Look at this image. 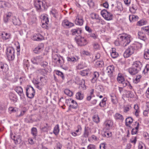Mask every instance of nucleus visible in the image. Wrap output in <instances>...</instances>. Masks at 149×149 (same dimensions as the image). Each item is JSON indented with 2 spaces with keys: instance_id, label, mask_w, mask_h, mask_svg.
I'll return each mask as SVG.
<instances>
[{
  "instance_id": "obj_29",
  "label": "nucleus",
  "mask_w": 149,
  "mask_h": 149,
  "mask_svg": "<svg viewBox=\"0 0 149 149\" xmlns=\"http://www.w3.org/2000/svg\"><path fill=\"white\" fill-rule=\"evenodd\" d=\"M135 123L136 125V126L135 127V128H133L132 129L131 132L132 134H136L138 131L139 126V123L138 122H136Z\"/></svg>"
},
{
  "instance_id": "obj_4",
  "label": "nucleus",
  "mask_w": 149,
  "mask_h": 149,
  "mask_svg": "<svg viewBox=\"0 0 149 149\" xmlns=\"http://www.w3.org/2000/svg\"><path fill=\"white\" fill-rule=\"evenodd\" d=\"M141 31L138 33V38L143 40H144L146 38L144 33L149 35V29H142Z\"/></svg>"
},
{
  "instance_id": "obj_34",
  "label": "nucleus",
  "mask_w": 149,
  "mask_h": 149,
  "mask_svg": "<svg viewBox=\"0 0 149 149\" xmlns=\"http://www.w3.org/2000/svg\"><path fill=\"white\" fill-rule=\"evenodd\" d=\"M64 62V61L62 57H61V58H59L56 61V63L58 66L60 67H62V65Z\"/></svg>"
},
{
  "instance_id": "obj_41",
  "label": "nucleus",
  "mask_w": 149,
  "mask_h": 149,
  "mask_svg": "<svg viewBox=\"0 0 149 149\" xmlns=\"http://www.w3.org/2000/svg\"><path fill=\"white\" fill-rule=\"evenodd\" d=\"M132 46H133L134 48L136 46L137 49H139L142 47V44L139 42H136Z\"/></svg>"
},
{
  "instance_id": "obj_47",
  "label": "nucleus",
  "mask_w": 149,
  "mask_h": 149,
  "mask_svg": "<svg viewBox=\"0 0 149 149\" xmlns=\"http://www.w3.org/2000/svg\"><path fill=\"white\" fill-rule=\"evenodd\" d=\"M134 108L136 111L135 112V115L136 116H138L139 115V107L138 105L137 104L135 105L134 107Z\"/></svg>"
},
{
  "instance_id": "obj_18",
  "label": "nucleus",
  "mask_w": 149,
  "mask_h": 149,
  "mask_svg": "<svg viewBox=\"0 0 149 149\" xmlns=\"http://www.w3.org/2000/svg\"><path fill=\"white\" fill-rule=\"evenodd\" d=\"M15 90L20 96H23L24 95L23 89L21 86L16 87L15 88Z\"/></svg>"
},
{
  "instance_id": "obj_53",
  "label": "nucleus",
  "mask_w": 149,
  "mask_h": 149,
  "mask_svg": "<svg viewBox=\"0 0 149 149\" xmlns=\"http://www.w3.org/2000/svg\"><path fill=\"white\" fill-rule=\"evenodd\" d=\"M88 74V70H86L81 71L80 74L82 76H85L87 75Z\"/></svg>"
},
{
  "instance_id": "obj_46",
  "label": "nucleus",
  "mask_w": 149,
  "mask_h": 149,
  "mask_svg": "<svg viewBox=\"0 0 149 149\" xmlns=\"http://www.w3.org/2000/svg\"><path fill=\"white\" fill-rule=\"evenodd\" d=\"M76 97L78 99L81 100L83 98V95L80 93H77L76 94Z\"/></svg>"
},
{
  "instance_id": "obj_42",
  "label": "nucleus",
  "mask_w": 149,
  "mask_h": 149,
  "mask_svg": "<svg viewBox=\"0 0 149 149\" xmlns=\"http://www.w3.org/2000/svg\"><path fill=\"white\" fill-rule=\"evenodd\" d=\"M78 59L77 57H67V60L68 61L75 62Z\"/></svg>"
},
{
  "instance_id": "obj_59",
  "label": "nucleus",
  "mask_w": 149,
  "mask_h": 149,
  "mask_svg": "<svg viewBox=\"0 0 149 149\" xmlns=\"http://www.w3.org/2000/svg\"><path fill=\"white\" fill-rule=\"evenodd\" d=\"M26 110H24L21 111L19 114H17V117H20L23 116L26 112Z\"/></svg>"
},
{
  "instance_id": "obj_10",
  "label": "nucleus",
  "mask_w": 149,
  "mask_h": 149,
  "mask_svg": "<svg viewBox=\"0 0 149 149\" xmlns=\"http://www.w3.org/2000/svg\"><path fill=\"white\" fill-rule=\"evenodd\" d=\"M81 29H73L71 31V32L72 35H75L77 37L80 36L81 33Z\"/></svg>"
},
{
  "instance_id": "obj_21",
  "label": "nucleus",
  "mask_w": 149,
  "mask_h": 149,
  "mask_svg": "<svg viewBox=\"0 0 149 149\" xmlns=\"http://www.w3.org/2000/svg\"><path fill=\"white\" fill-rule=\"evenodd\" d=\"M43 47V44L42 43L39 44L38 46L35 49L34 51L35 53H38L39 52L42 50Z\"/></svg>"
},
{
  "instance_id": "obj_57",
  "label": "nucleus",
  "mask_w": 149,
  "mask_h": 149,
  "mask_svg": "<svg viewBox=\"0 0 149 149\" xmlns=\"http://www.w3.org/2000/svg\"><path fill=\"white\" fill-rule=\"evenodd\" d=\"M88 4L90 7H93L94 5V3L92 0H88Z\"/></svg>"
},
{
  "instance_id": "obj_51",
  "label": "nucleus",
  "mask_w": 149,
  "mask_h": 149,
  "mask_svg": "<svg viewBox=\"0 0 149 149\" xmlns=\"http://www.w3.org/2000/svg\"><path fill=\"white\" fill-rule=\"evenodd\" d=\"M93 46L94 49L96 50L99 49L100 48V45L97 42H94L93 43Z\"/></svg>"
},
{
  "instance_id": "obj_36",
  "label": "nucleus",
  "mask_w": 149,
  "mask_h": 149,
  "mask_svg": "<svg viewBox=\"0 0 149 149\" xmlns=\"http://www.w3.org/2000/svg\"><path fill=\"white\" fill-rule=\"evenodd\" d=\"M1 36L3 39L4 40H6L9 38L10 36L9 34H8L5 32L2 33L1 34Z\"/></svg>"
},
{
  "instance_id": "obj_20",
  "label": "nucleus",
  "mask_w": 149,
  "mask_h": 149,
  "mask_svg": "<svg viewBox=\"0 0 149 149\" xmlns=\"http://www.w3.org/2000/svg\"><path fill=\"white\" fill-rule=\"evenodd\" d=\"M133 66L136 69L141 70L142 65V63L140 61H137L134 62Z\"/></svg>"
},
{
  "instance_id": "obj_15",
  "label": "nucleus",
  "mask_w": 149,
  "mask_h": 149,
  "mask_svg": "<svg viewBox=\"0 0 149 149\" xmlns=\"http://www.w3.org/2000/svg\"><path fill=\"white\" fill-rule=\"evenodd\" d=\"M11 138L14 140L16 144H19L22 142L21 136H20L18 135L17 136H13V137L11 136Z\"/></svg>"
},
{
  "instance_id": "obj_28",
  "label": "nucleus",
  "mask_w": 149,
  "mask_h": 149,
  "mask_svg": "<svg viewBox=\"0 0 149 149\" xmlns=\"http://www.w3.org/2000/svg\"><path fill=\"white\" fill-rule=\"evenodd\" d=\"M114 118L116 120H120L123 121L124 118L123 116L119 113H116L114 115Z\"/></svg>"
},
{
  "instance_id": "obj_54",
  "label": "nucleus",
  "mask_w": 149,
  "mask_h": 149,
  "mask_svg": "<svg viewBox=\"0 0 149 149\" xmlns=\"http://www.w3.org/2000/svg\"><path fill=\"white\" fill-rule=\"evenodd\" d=\"M104 63L103 61H97L96 62V65L97 67H102Z\"/></svg>"
},
{
  "instance_id": "obj_22",
  "label": "nucleus",
  "mask_w": 149,
  "mask_h": 149,
  "mask_svg": "<svg viewBox=\"0 0 149 149\" xmlns=\"http://www.w3.org/2000/svg\"><path fill=\"white\" fill-rule=\"evenodd\" d=\"M68 101H71V103L73 104L72 105H70L69 107L70 108H72L73 109H76L78 106L77 104V102L73 100H72L71 99H68Z\"/></svg>"
},
{
  "instance_id": "obj_48",
  "label": "nucleus",
  "mask_w": 149,
  "mask_h": 149,
  "mask_svg": "<svg viewBox=\"0 0 149 149\" xmlns=\"http://www.w3.org/2000/svg\"><path fill=\"white\" fill-rule=\"evenodd\" d=\"M111 100L114 104H115L117 103V100L116 97L115 95H111Z\"/></svg>"
},
{
  "instance_id": "obj_24",
  "label": "nucleus",
  "mask_w": 149,
  "mask_h": 149,
  "mask_svg": "<svg viewBox=\"0 0 149 149\" xmlns=\"http://www.w3.org/2000/svg\"><path fill=\"white\" fill-rule=\"evenodd\" d=\"M11 17V13L9 12L6 14L4 16L3 20L4 22L5 23L7 22L10 18Z\"/></svg>"
},
{
  "instance_id": "obj_62",
  "label": "nucleus",
  "mask_w": 149,
  "mask_h": 149,
  "mask_svg": "<svg viewBox=\"0 0 149 149\" xmlns=\"http://www.w3.org/2000/svg\"><path fill=\"white\" fill-rule=\"evenodd\" d=\"M138 147L139 149H146L145 145L143 143H140Z\"/></svg>"
},
{
  "instance_id": "obj_56",
  "label": "nucleus",
  "mask_w": 149,
  "mask_h": 149,
  "mask_svg": "<svg viewBox=\"0 0 149 149\" xmlns=\"http://www.w3.org/2000/svg\"><path fill=\"white\" fill-rule=\"evenodd\" d=\"M131 107L129 106H127L123 108V111L125 113H127L131 109Z\"/></svg>"
},
{
  "instance_id": "obj_50",
  "label": "nucleus",
  "mask_w": 149,
  "mask_h": 149,
  "mask_svg": "<svg viewBox=\"0 0 149 149\" xmlns=\"http://www.w3.org/2000/svg\"><path fill=\"white\" fill-rule=\"evenodd\" d=\"M51 13L53 15V16L55 18L57 17L58 12L55 9H53L51 11Z\"/></svg>"
},
{
  "instance_id": "obj_11",
  "label": "nucleus",
  "mask_w": 149,
  "mask_h": 149,
  "mask_svg": "<svg viewBox=\"0 0 149 149\" xmlns=\"http://www.w3.org/2000/svg\"><path fill=\"white\" fill-rule=\"evenodd\" d=\"M105 128L108 130L112 127L113 125L112 121L110 120H108L105 121L104 123Z\"/></svg>"
},
{
  "instance_id": "obj_33",
  "label": "nucleus",
  "mask_w": 149,
  "mask_h": 149,
  "mask_svg": "<svg viewBox=\"0 0 149 149\" xmlns=\"http://www.w3.org/2000/svg\"><path fill=\"white\" fill-rule=\"evenodd\" d=\"M117 79L118 82L120 83H123L124 82L125 79L123 77L121 74H119L117 77Z\"/></svg>"
},
{
  "instance_id": "obj_19",
  "label": "nucleus",
  "mask_w": 149,
  "mask_h": 149,
  "mask_svg": "<svg viewBox=\"0 0 149 149\" xmlns=\"http://www.w3.org/2000/svg\"><path fill=\"white\" fill-rule=\"evenodd\" d=\"M140 70L136 69L133 66L132 68H130L128 69L129 72L132 75H135Z\"/></svg>"
},
{
  "instance_id": "obj_52",
  "label": "nucleus",
  "mask_w": 149,
  "mask_h": 149,
  "mask_svg": "<svg viewBox=\"0 0 149 149\" xmlns=\"http://www.w3.org/2000/svg\"><path fill=\"white\" fill-rule=\"evenodd\" d=\"M111 57L113 58H115L117 57L118 55V53L116 52H111Z\"/></svg>"
},
{
  "instance_id": "obj_63",
  "label": "nucleus",
  "mask_w": 149,
  "mask_h": 149,
  "mask_svg": "<svg viewBox=\"0 0 149 149\" xmlns=\"http://www.w3.org/2000/svg\"><path fill=\"white\" fill-rule=\"evenodd\" d=\"M87 149H96V148L94 145L90 144L88 146Z\"/></svg>"
},
{
  "instance_id": "obj_23",
  "label": "nucleus",
  "mask_w": 149,
  "mask_h": 149,
  "mask_svg": "<svg viewBox=\"0 0 149 149\" xmlns=\"http://www.w3.org/2000/svg\"><path fill=\"white\" fill-rule=\"evenodd\" d=\"M106 72L109 74L112 73L114 71V67L111 65L107 67L106 70Z\"/></svg>"
},
{
  "instance_id": "obj_49",
  "label": "nucleus",
  "mask_w": 149,
  "mask_h": 149,
  "mask_svg": "<svg viewBox=\"0 0 149 149\" xmlns=\"http://www.w3.org/2000/svg\"><path fill=\"white\" fill-rule=\"evenodd\" d=\"M141 75H138L136 76V78L134 80V82L135 84H137L140 81V79L141 78Z\"/></svg>"
},
{
  "instance_id": "obj_60",
  "label": "nucleus",
  "mask_w": 149,
  "mask_h": 149,
  "mask_svg": "<svg viewBox=\"0 0 149 149\" xmlns=\"http://www.w3.org/2000/svg\"><path fill=\"white\" fill-rule=\"evenodd\" d=\"M53 59L56 61L59 58H61V56L57 54H55L52 56Z\"/></svg>"
},
{
  "instance_id": "obj_39",
  "label": "nucleus",
  "mask_w": 149,
  "mask_h": 149,
  "mask_svg": "<svg viewBox=\"0 0 149 149\" xmlns=\"http://www.w3.org/2000/svg\"><path fill=\"white\" fill-rule=\"evenodd\" d=\"M31 133L34 137L37 135V130L36 127H33L31 129Z\"/></svg>"
},
{
  "instance_id": "obj_38",
  "label": "nucleus",
  "mask_w": 149,
  "mask_h": 149,
  "mask_svg": "<svg viewBox=\"0 0 149 149\" xmlns=\"http://www.w3.org/2000/svg\"><path fill=\"white\" fill-rule=\"evenodd\" d=\"M107 100V99L106 97H104L102 100L101 101L99 105L101 107H104L106 105V101Z\"/></svg>"
},
{
  "instance_id": "obj_7",
  "label": "nucleus",
  "mask_w": 149,
  "mask_h": 149,
  "mask_svg": "<svg viewBox=\"0 0 149 149\" xmlns=\"http://www.w3.org/2000/svg\"><path fill=\"white\" fill-rule=\"evenodd\" d=\"M41 18L42 19V27L44 28L45 27H48L49 19L47 15L43 14L41 16Z\"/></svg>"
},
{
  "instance_id": "obj_44",
  "label": "nucleus",
  "mask_w": 149,
  "mask_h": 149,
  "mask_svg": "<svg viewBox=\"0 0 149 149\" xmlns=\"http://www.w3.org/2000/svg\"><path fill=\"white\" fill-rule=\"evenodd\" d=\"M146 22L144 20H141L137 23V25L139 26H143L146 24Z\"/></svg>"
},
{
  "instance_id": "obj_37",
  "label": "nucleus",
  "mask_w": 149,
  "mask_h": 149,
  "mask_svg": "<svg viewBox=\"0 0 149 149\" xmlns=\"http://www.w3.org/2000/svg\"><path fill=\"white\" fill-rule=\"evenodd\" d=\"M102 135L104 137L108 138L111 136V133L108 131V130L107 131L106 130L105 131H104H104L102 133Z\"/></svg>"
},
{
  "instance_id": "obj_2",
  "label": "nucleus",
  "mask_w": 149,
  "mask_h": 149,
  "mask_svg": "<svg viewBox=\"0 0 149 149\" xmlns=\"http://www.w3.org/2000/svg\"><path fill=\"white\" fill-rule=\"evenodd\" d=\"M6 53L9 60L12 61L14 59L15 51L13 47H7L6 49Z\"/></svg>"
},
{
  "instance_id": "obj_14",
  "label": "nucleus",
  "mask_w": 149,
  "mask_h": 149,
  "mask_svg": "<svg viewBox=\"0 0 149 149\" xmlns=\"http://www.w3.org/2000/svg\"><path fill=\"white\" fill-rule=\"evenodd\" d=\"M31 38L34 41H40L43 40V37L40 34H34L31 37Z\"/></svg>"
},
{
  "instance_id": "obj_64",
  "label": "nucleus",
  "mask_w": 149,
  "mask_h": 149,
  "mask_svg": "<svg viewBox=\"0 0 149 149\" xmlns=\"http://www.w3.org/2000/svg\"><path fill=\"white\" fill-rule=\"evenodd\" d=\"M100 149H106L105 143H102L100 145Z\"/></svg>"
},
{
  "instance_id": "obj_45",
  "label": "nucleus",
  "mask_w": 149,
  "mask_h": 149,
  "mask_svg": "<svg viewBox=\"0 0 149 149\" xmlns=\"http://www.w3.org/2000/svg\"><path fill=\"white\" fill-rule=\"evenodd\" d=\"M64 93L69 96H72L73 95L72 92L68 89H66L64 91Z\"/></svg>"
},
{
  "instance_id": "obj_6",
  "label": "nucleus",
  "mask_w": 149,
  "mask_h": 149,
  "mask_svg": "<svg viewBox=\"0 0 149 149\" xmlns=\"http://www.w3.org/2000/svg\"><path fill=\"white\" fill-rule=\"evenodd\" d=\"M135 48L133 46H130L126 49L124 52L123 56L125 58H127L133 54L135 50Z\"/></svg>"
},
{
  "instance_id": "obj_35",
  "label": "nucleus",
  "mask_w": 149,
  "mask_h": 149,
  "mask_svg": "<svg viewBox=\"0 0 149 149\" xmlns=\"http://www.w3.org/2000/svg\"><path fill=\"white\" fill-rule=\"evenodd\" d=\"M89 131L90 130L88 127H85L83 134V137L85 138L88 137L89 134Z\"/></svg>"
},
{
  "instance_id": "obj_43",
  "label": "nucleus",
  "mask_w": 149,
  "mask_h": 149,
  "mask_svg": "<svg viewBox=\"0 0 149 149\" xmlns=\"http://www.w3.org/2000/svg\"><path fill=\"white\" fill-rule=\"evenodd\" d=\"M93 121L96 123H98L100 121L99 118L98 116L95 115L93 117Z\"/></svg>"
},
{
  "instance_id": "obj_13",
  "label": "nucleus",
  "mask_w": 149,
  "mask_h": 149,
  "mask_svg": "<svg viewBox=\"0 0 149 149\" xmlns=\"http://www.w3.org/2000/svg\"><path fill=\"white\" fill-rule=\"evenodd\" d=\"M34 6L37 9L41 8V7L43 6V2L41 0H35Z\"/></svg>"
},
{
  "instance_id": "obj_9",
  "label": "nucleus",
  "mask_w": 149,
  "mask_h": 149,
  "mask_svg": "<svg viewBox=\"0 0 149 149\" xmlns=\"http://www.w3.org/2000/svg\"><path fill=\"white\" fill-rule=\"evenodd\" d=\"M77 42L78 44L80 46H84L87 44V42L86 39L81 36L80 38L77 39Z\"/></svg>"
},
{
  "instance_id": "obj_31",
  "label": "nucleus",
  "mask_w": 149,
  "mask_h": 149,
  "mask_svg": "<svg viewBox=\"0 0 149 149\" xmlns=\"http://www.w3.org/2000/svg\"><path fill=\"white\" fill-rule=\"evenodd\" d=\"M129 18L131 22H133L137 21L139 17L137 15H132L129 16Z\"/></svg>"
},
{
  "instance_id": "obj_40",
  "label": "nucleus",
  "mask_w": 149,
  "mask_h": 149,
  "mask_svg": "<svg viewBox=\"0 0 149 149\" xmlns=\"http://www.w3.org/2000/svg\"><path fill=\"white\" fill-rule=\"evenodd\" d=\"M59 125L57 124L54 127L53 132L56 135L58 134L59 132Z\"/></svg>"
},
{
  "instance_id": "obj_17",
  "label": "nucleus",
  "mask_w": 149,
  "mask_h": 149,
  "mask_svg": "<svg viewBox=\"0 0 149 149\" xmlns=\"http://www.w3.org/2000/svg\"><path fill=\"white\" fill-rule=\"evenodd\" d=\"M62 24L64 26L68 27L69 28L74 26V23L70 22L66 19L63 21Z\"/></svg>"
},
{
  "instance_id": "obj_8",
  "label": "nucleus",
  "mask_w": 149,
  "mask_h": 149,
  "mask_svg": "<svg viewBox=\"0 0 149 149\" xmlns=\"http://www.w3.org/2000/svg\"><path fill=\"white\" fill-rule=\"evenodd\" d=\"M43 61V57L41 56H38L31 59V61L34 64L38 65L40 64Z\"/></svg>"
},
{
  "instance_id": "obj_3",
  "label": "nucleus",
  "mask_w": 149,
  "mask_h": 149,
  "mask_svg": "<svg viewBox=\"0 0 149 149\" xmlns=\"http://www.w3.org/2000/svg\"><path fill=\"white\" fill-rule=\"evenodd\" d=\"M26 90V95L28 98L31 99L34 97L35 91L33 87L31 86H27Z\"/></svg>"
},
{
  "instance_id": "obj_32",
  "label": "nucleus",
  "mask_w": 149,
  "mask_h": 149,
  "mask_svg": "<svg viewBox=\"0 0 149 149\" xmlns=\"http://www.w3.org/2000/svg\"><path fill=\"white\" fill-rule=\"evenodd\" d=\"M13 24L15 25H19L21 24V22L19 19L15 17H14L13 19Z\"/></svg>"
},
{
  "instance_id": "obj_16",
  "label": "nucleus",
  "mask_w": 149,
  "mask_h": 149,
  "mask_svg": "<svg viewBox=\"0 0 149 149\" xmlns=\"http://www.w3.org/2000/svg\"><path fill=\"white\" fill-rule=\"evenodd\" d=\"M99 74L97 72H94L93 73V77L91 79V82L93 83H95L99 76Z\"/></svg>"
},
{
  "instance_id": "obj_26",
  "label": "nucleus",
  "mask_w": 149,
  "mask_h": 149,
  "mask_svg": "<svg viewBox=\"0 0 149 149\" xmlns=\"http://www.w3.org/2000/svg\"><path fill=\"white\" fill-rule=\"evenodd\" d=\"M132 118L131 117H128L125 120V124L126 126H128L129 127H132L129 125L133 122Z\"/></svg>"
},
{
  "instance_id": "obj_30",
  "label": "nucleus",
  "mask_w": 149,
  "mask_h": 149,
  "mask_svg": "<svg viewBox=\"0 0 149 149\" xmlns=\"http://www.w3.org/2000/svg\"><path fill=\"white\" fill-rule=\"evenodd\" d=\"M144 58L146 60L149 59V50L148 49H145L143 54Z\"/></svg>"
},
{
  "instance_id": "obj_55",
  "label": "nucleus",
  "mask_w": 149,
  "mask_h": 149,
  "mask_svg": "<svg viewBox=\"0 0 149 149\" xmlns=\"http://www.w3.org/2000/svg\"><path fill=\"white\" fill-rule=\"evenodd\" d=\"M46 126H45L41 129L42 131L44 132H47L48 130L49 127V126H48L47 123H46Z\"/></svg>"
},
{
  "instance_id": "obj_1",
  "label": "nucleus",
  "mask_w": 149,
  "mask_h": 149,
  "mask_svg": "<svg viewBox=\"0 0 149 149\" xmlns=\"http://www.w3.org/2000/svg\"><path fill=\"white\" fill-rule=\"evenodd\" d=\"M130 35L123 34H120L118 36V39L120 41V43L123 45V46L125 47L128 44L131 42Z\"/></svg>"
},
{
  "instance_id": "obj_61",
  "label": "nucleus",
  "mask_w": 149,
  "mask_h": 149,
  "mask_svg": "<svg viewBox=\"0 0 149 149\" xmlns=\"http://www.w3.org/2000/svg\"><path fill=\"white\" fill-rule=\"evenodd\" d=\"M6 3L4 1H0V8H4L6 6Z\"/></svg>"
},
{
  "instance_id": "obj_12",
  "label": "nucleus",
  "mask_w": 149,
  "mask_h": 149,
  "mask_svg": "<svg viewBox=\"0 0 149 149\" xmlns=\"http://www.w3.org/2000/svg\"><path fill=\"white\" fill-rule=\"evenodd\" d=\"M8 65L2 62H0V71H2L4 72H7L8 70Z\"/></svg>"
},
{
  "instance_id": "obj_27",
  "label": "nucleus",
  "mask_w": 149,
  "mask_h": 149,
  "mask_svg": "<svg viewBox=\"0 0 149 149\" xmlns=\"http://www.w3.org/2000/svg\"><path fill=\"white\" fill-rule=\"evenodd\" d=\"M9 97L10 100L14 102H16L17 100V96L12 93H10Z\"/></svg>"
},
{
  "instance_id": "obj_58",
  "label": "nucleus",
  "mask_w": 149,
  "mask_h": 149,
  "mask_svg": "<svg viewBox=\"0 0 149 149\" xmlns=\"http://www.w3.org/2000/svg\"><path fill=\"white\" fill-rule=\"evenodd\" d=\"M149 70V65L147 64L146 65L145 67V69L143 70V73H144L145 74L146 73H147L148 72Z\"/></svg>"
},
{
  "instance_id": "obj_5",
  "label": "nucleus",
  "mask_w": 149,
  "mask_h": 149,
  "mask_svg": "<svg viewBox=\"0 0 149 149\" xmlns=\"http://www.w3.org/2000/svg\"><path fill=\"white\" fill-rule=\"evenodd\" d=\"M101 14L102 17L107 20H110L112 19L113 17L112 14L108 12L105 9L102 10Z\"/></svg>"
},
{
  "instance_id": "obj_25",
  "label": "nucleus",
  "mask_w": 149,
  "mask_h": 149,
  "mask_svg": "<svg viewBox=\"0 0 149 149\" xmlns=\"http://www.w3.org/2000/svg\"><path fill=\"white\" fill-rule=\"evenodd\" d=\"M83 20L82 18L79 17V16H78L76 20L75 21V23L77 25H81L83 24Z\"/></svg>"
}]
</instances>
